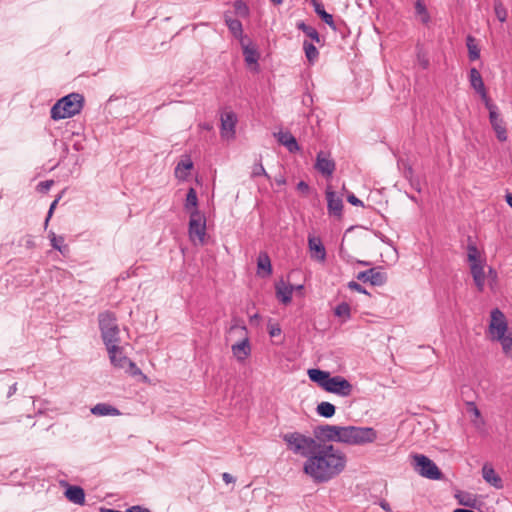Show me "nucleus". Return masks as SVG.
Wrapping results in <instances>:
<instances>
[{"label":"nucleus","instance_id":"nucleus-1","mask_svg":"<svg viewBox=\"0 0 512 512\" xmlns=\"http://www.w3.org/2000/svg\"><path fill=\"white\" fill-rule=\"evenodd\" d=\"M346 454L332 444L323 442L312 457L303 463V472L314 483H327L346 468Z\"/></svg>","mask_w":512,"mask_h":512},{"label":"nucleus","instance_id":"nucleus-2","mask_svg":"<svg viewBox=\"0 0 512 512\" xmlns=\"http://www.w3.org/2000/svg\"><path fill=\"white\" fill-rule=\"evenodd\" d=\"M282 439L286 443L289 451L305 458V460L312 457L323 443V441H319L317 438L300 432L285 433L282 435Z\"/></svg>","mask_w":512,"mask_h":512},{"label":"nucleus","instance_id":"nucleus-3","mask_svg":"<svg viewBox=\"0 0 512 512\" xmlns=\"http://www.w3.org/2000/svg\"><path fill=\"white\" fill-rule=\"evenodd\" d=\"M376 439L377 432L372 427L340 426L339 443L365 445Z\"/></svg>","mask_w":512,"mask_h":512},{"label":"nucleus","instance_id":"nucleus-4","mask_svg":"<svg viewBox=\"0 0 512 512\" xmlns=\"http://www.w3.org/2000/svg\"><path fill=\"white\" fill-rule=\"evenodd\" d=\"M84 97L78 93H71L58 100L51 108V118L60 120L73 117L83 108Z\"/></svg>","mask_w":512,"mask_h":512},{"label":"nucleus","instance_id":"nucleus-5","mask_svg":"<svg viewBox=\"0 0 512 512\" xmlns=\"http://www.w3.org/2000/svg\"><path fill=\"white\" fill-rule=\"evenodd\" d=\"M414 470L424 478L439 480L442 478V472L437 465L422 454H415L412 456Z\"/></svg>","mask_w":512,"mask_h":512},{"label":"nucleus","instance_id":"nucleus-6","mask_svg":"<svg viewBox=\"0 0 512 512\" xmlns=\"http://www.w3.org/2000/svg\"><path fill=\"white\" fill-rule=\"evenodd\" d=\"M206 236V218L198 209H194L190 213L189 220V237L196 243L203 244Z\"/></svg>","mask_w":512,"mask_h":512},{"label":"nucleus","instance_id":"nucleus-7","mask_svg":"<svg viewBox=\"0 0 512 512\" xmlns=\"http://www.w3.org/2000/svg\"><path fill=\"white\" fill-rule=\"evenodd\" d=\"M239 332L241 340L231 346L234 357L242 362L248 358L251 353V346L247 336V329L245 326L234 324L230 327V333Z\"/></svg>","mask_w":512,"mask_h":512},{"label":"nucleus","instance_id":"nucleus-8","mask_svg":"<svg viewBox=\"0 0 512 512\" xmlns=\"http://www.w3.org/2000/svg\"><path fill=\"white\" fill-rule=\"evenodd\" d=\"M107 351L110 361L114 367L124 369L133 376L141 374V370L136 366V364L126 357L122 347H112L107 349Z\"/></svg>","mask_w":512,"mask_h":512},{"label":"nucleus","instance_id":"nucleus-9","mask_svg":"<svg viewBox=\"0 0 512 512\" xmlns=\"http://www.w3.org/2000/svg\"><path fill=\"white\" fill-rule=\"evenodd\" d=\"M508 324L505 315L498 308L491 311L489 334L492 340L501 339L503 335L507 334Z\"/></svg>","mask_w":512,"mask_h":512},{"label":"nucleus","instance_id":"nucleus-10","mask_svg":"<svg viewBox=\"0 0 512 512\" xmlns=\"http://www.w3.org/2000/svg\"><path fill=\"white\" fill-rule=\"evenodd\" d=\"M324 390L342 397H347L352 393L353 386L342 376L329 375Z\"/></svg>","mask_w":512,"mask_h":512},{"label":"nucleus","instance_id":"nucleus-11","mask_svg":"<svg viewBox=\"0 0 512 512\" xmlns=\"http://www.w3.org/2000/svg\"><path fill=\"white\" fill-rule=\"evenodd\" d=\"M490 124L500 142L507 140V129L503 118L500 116L498 109L489 113Z\"/></svg>","mask_w":512,"mask_h":512},{"label":"nucleus","instance_id":"nucleus-12","mask_svg":"<svg viewBox=\"0 0 512 512\" xmlns=\"http://www.w3.org/2000/svg\"><path fill=\"white\" fill-rule=\"evenodd\" d=\"M315 168L324 176L330 177L335 170V162L328 154L320 151L317 154Z\"/></svg>","mask_w":512,"mask_h":512},{"label":"nucleus","instance_id":"nucleus-13","mask_svg":"<svg viewBox=\"0 0 512 512\" xmlns=\"http://www.w3.org/2000/svg\"><path fill=\"white\" fill-rule=\"evenodd\" d=\"M236 115L233 112H226L221 116V136L223 138H233L235 135Z\"/></svg>","mask_w":512,"mask_h":512},{"label":"nucleus","instance_id":"nucleus-14","mask_svg":"<svg viewBox=\"0 0 512 512\" xmlns=\"http://www.w3.org/2000/svg\"><path fill=\"white\" fill-rule=\"evenodd\" d=\"M357 279L363 282H369L372 285L380 286L386 282V275L375 268L361 271L357 275Z\"/></svg>","mask_w":512,"mask_h":512},{"label":"nucleus","instance_id":"nucleus-15","mask_svg":"<svg viewBox=\"0 0 512 512\" xmlns=\"http://www.w3.org/2000/svg\"><path fill=\"white\" fill-rule=\"evenodd\" d=\"M328 211L330 214L340 217L342 215L343 201L330 187L326 190Z\"/></svg>","mask_w":512,"mask_h":512},{"label":"nucleus","instance_id":"nucleus-16","mask_svg":"<svg viewBox=\"0 0 512 512\" xmlns=\"http://www.w3.org/2000/svg\"><path fill=\"white\" fill-rule=\"evenodd\" d=\"M308 245L311 251V257L317 261L323 262L326 259L325 247L320 238L310 236L308 238Z\"/></svg>","mask_w":512,"mask_h":512},{"label":"nucleus","instance_id":"nucleus-17","mask_svg":"<svg viewBox=\"0 0 512 512\" xmlns=\"http://www.w3.org/2000/svg\"><path fill=\"white\" fill-rule=\"evenodd\" d=\"M276 296L284 304L291 302L292 294L295 286L285 283L283 280L279 281L276 286Z\"/></svg>","mask_w":512,"mask_h":512},{"label":"nucleus","instance_id":"nucleus-18","mask_svg":"<svg viewBox=\"0 0 512 512\" xmlns=\"http://www.w3.org/2000/svg\"><path fill=\"white\" fill-rule=\"evenodd\" d=\"M257 273L262 277L270 276L272 273L271 260L267 252L262 251L257 258Z\"/></svg>","mask_w":512,"mask_h":512},{"label":"nucleus","instance_id":"nucleus-19","mask_svg":"<svg viewBox=\"0 0 512 512\" xmlns=\"http://www.w3.org/2000/svg\"><path fill=\"white\" fill-rule=\"evenodd\" d=\"M193 168V162L188 155L182 157L175 168V177L179 180H185L190 170Z\"/></svg>","mask_w":512,"mask_h":512},{"label":"nucleus","instance_id":"nucleus-20","mask_svg":"<svg viewBox=\"0 0 512 512\" xmlns=\"http://www.w3.org/2000/svg\"><path fill=\"white\" fill-rule=\"evenodd\" d=\"M319 434L327 441L339 442L340 426L337 425H321L317 428Z\"/></svg>","mask_w":512,"mask_h":512},{"label":"nucleus","instance_id":"nucleus-21","mask_svg":"<svg viewBox=\"0 0 512 512\" xmlns=\"http://www.w3.org/2000/svg\"><path fill=\"white\" fill-rule=\"evenodd\" d=\"M470 270L477 289L479 291H483L486 278L484 271V262L471 265Z\"/></svg>","mask_w":512,"mask_h":512},{"label":"nucleus","instance_id":"nucleus-22","mask_svg":"<svg viewBox=\"0 0 512 512\" xmlns=\"http://www.w3.org/2000/svg\"><path fill=\"white\" fill-rule=\"evenodd\" d=\"M482 476L484 480L492 485L493 487L500 489L502 488V480L501 478L496 474L493 467L489 464H485L482 468Z\"/></svg>","mask_w":512,"mask_h":512},{"label":"nucleus","instance_id":"nucleus-23","mask_svg":"<svg viewBox=\"0 0 512 512\" xmlns=\"http://www.w3.org/2000/svg\"><path fill=\"white\" fill-rule=\"evenodd\" d=\"M99 327L101 330V334L104 332H108L112 328L118 327L116 323V317L112 312L105 311L99 314Z\"/></svg>","mask_w":512,"mask_h":512},{"label":"nucleus","instance_id":"nucleus-24","mask_svg":"<svg viewBox=\"0 0 512 512\" xmlns=\"http://www.w3.org/2000/svg\"><path fill=\"white\" fill-rule=\"evenodd\" d=\"M66 498L75 504L83 505L85 502L84 490L79 486H69L65 491Z\"/></svg>","mask_w":512,"mask_h":512},{"label":"nucleus","instance_id":"nucleus-25","mask_svg":"<svg viewBox=\"0 0 512 512\" xmlns=\"http://www.w3.org/2000/svg\"><path fill=\"white\" fill-rule=\"evenodd\" d=\"M120 330L119 327L112 328L111 330H108V332L102 333V339L104 341V344L107 349L119 346L120 342Z\"/></svg>","mask_w":512,"mask_h":512},{"label":"nucleus","instance_id":"nucleus-26","mask_svg":"<svg viewBox=\"0 0 512 512\" xmlns=\"http://www.w3.org/2000/svg\"><path fill=\"white\" fill-rule=\"evenodd\" d=\"M278 141L285 146L289 152H296L300 149L296 138L289 132H280L278 134Z\"/></svg>","mask_w":512,"mask_h":512},{"label":"nucleus","instance_id":"nucleus-27","mask_svg":"<svg viewBox=\"0 0 512 512\" xmlns=\"http://www.w3.org/2000/svg\"><path fill=\"white\" fill-rule=\"evenodd\" d=\"M91 413L94 415H97V416H107V415L118 416V415H120V411L117 408H115L109 404H106V403L96 404L91 409Z\"/></svg>","mask_w":512,"mask_h":512},{"label":"nucleus","instance_id":"nucleus-28","mask_svg":"<svg viewBox=\"0 0 512 512\" xmlns=\"http://www.w3.org/2000/svg\"><path fill=\"white\" fill-rule=\"evenodd\" d=\"M330 373L328 371H323L320 369H309L308 370V376L311 381L315 382L320 386L322 389L325 388V384L328 380Z\"/></svg>","mask_w":512,"mask_h":512},{"label":"nucleus","instance_id":"nucleus-29","mask_svg":"<svg viewBox=\"0 0 512 512\" xmlns=\"http://www.w3.org/2000/svg\"><path fill=\"white\" fill-rule=\"evenodd\" d=\"M471 87L476 91L485 89V85L480 72L476 68H471L469 73Z\"/></svg>","mask_w":512,"mask_h":512},{"label":"nucleus","instance_id":"nucleus-30","mask_svg":"<svg viewBox=\"0 0 512 512\" xmlns=\"http://www.w3.org/2000/svg\"><path fill=\"white\" fill-rule=\"evenodd\" d=\"M466 45L468 49L469 59L475 61L480 57V49L476 43V40L472 36H468L466 39Z\"/></svg>","mask_w":512,"mask_h":512},{"label":"nucleus","instance_id":"nucleus-31","mask_svg":"<svg viewBox=\"0 0 512 512\" xmlns=\"http://www.w3.org/2000/svg\"><path fill=\"white\" fill-rule=\"evenodd\" d=\"M314 9H315V12L317 13V15H319L321 17V19L327 24L329 25L331 28H333L334 30L336 29V26H335V23H334V20H333V16L329 13H327L325 10H324V7L322 4L320 3H317L315 2L314 3Z\"/></svg>","mask_w":512,"mask_h":512},{"label":"nucleus","instance_id":"nucleus-32","mask_svg":"<svg viewBox=\"0 0 512 512\" xmlns=\"http://www.w3.org/2000/svg\"><path fill=\"white\" fill-rule=\"evenodd\" d=\"M335 406L330 402H321L317 405L316 411L317 413L325 418H331L335 414Z\"/></svg>","mask_w":512,"mask_h":512},{"label":"nucleus","instance_id":"nucleus-33","mask_svg":"<svg viewBox=\"0 0 512 512\" xmlns=\"http://www.w3.org/2000/svg\"><path fill=\"white\" fill-rule=\"evenodd\" d=\"M197 205H198L197 193L194 188H190L186 195L184 207L187 211H189L191 213L192 210L198 209Z\"/></svg>","mask_w":512,"mask_h":512},{"label":"nucleus","instance_id":"nucleus-34","mask_svg":"<svg viewBox=\"0 0 512 512\" xmlns=\"http://www.w3.org/2000/svg\"><path fill=\"white\" fill-rule=\"evenodd\" d=\"M297 28L301 31H303L309 38H311L313 41L319 43L320 42V36L317 30L309 25H306L304 22H298Z\"/></svg>","mask_w":512,"mask_h":512},{"label":"nucleus","instance_id":"nucleus-35","mask_svg":"<svg viewBox=\"0 0 512 512\" xmlns=\"http://www.w3.org/2000/svg\"><path fill=\"white\" fill-rule=\"evenodd\" d=\"M496 341L501 343L503 352L507 356L512 357V330L509 331L507 334L503 335L501 339H495Z\"/></svg>","mask_w":512,"mask_h":512},{"label":"nucleus","instance_id":"nucleus-36","mask_svg":"<svg viewBox=\"0 0 512 512\" xmlns=\"http://www.w3.org/2000/svg\"><path fill=\"white\" fill-rule=\"evenodd\" d=\"M303 49L305 51V55L310 63L314 62L319 55V52L317 48L314 46V44L304 41L303 43Z\"/></svg>","mask_w":512,"mask_h":512},{"label":"nucleus","instance_id":"nucleus-37","mask_svg":"<svg viewBox=\"0 0 512 512\" xmlns=\"http://www.w3.org/2000/svg\"><path fill=\"white\" fill-rule=\"evenodd\" d=\"M225 22L234 36L238 37L242 34V24L239 20L226 17Z\"/></svg>","mask_w":512,"mask_h":512},{"label":"nucleus","instance_id":"nucleus-38","mask_svg":"<svg viewBox=\"0 0 512 512\" xmlns=\"http://www.w3.org/2000/svg\"><path fill=\"white\" fill-rule=\"evenodd\" d=\"M494 11L497 19L500 22H505L507 19V10L504 7L503 3L500 0H495L494 2Z\"/></svg>","mask_w":512,"mask_h":512},{"label":"nucleus","instance_id":"nucleus-39","mask_svg":"<svg viewBox=\"0 0 512 512\" xmlns=\"http://www.w3.org/2000/svg\"><path fill=\"white\" fill-rule=\"evenodd\" d=\"M50 241H51V246L54 249L58 250L59 252L64 253V251L67 250V246L63 244L64 237H62V236L57 237L54 233H51Z\"/></svg>","mask_w":512,"mask_h":512},{"label":"nucleus","instance_id":"nucleus-40","mask_svg":"<svg viewBox=\"0 0 512 512\" xmlns=\"http://www.w3.org/2000/svg\"><path fill=\"white\" fill-rule=\"evenodd\" d=\"M468 261L470 263V266L473 264H479L483 261L479 257V251L475 245H469L468 246Z\"/></svg>","mask_w":512,"mask_h":512},{"label":"nucleus","instance_id":"nucleus-41","mask_svg":"<svg viewBox=\"0 0 512 512\" xmlns=\"http://www.w3.org/2000/svg\"><path fill=\"white\" fill-rule=\"evenodd\" d=\"M243 54L245 57V61L248 64H255V65L257 64L259 54L257 53L256 50L246 46V47H244Z\"/></svg>","mask_w":512,"mask_h":512},{"label":"nucleus","instance_id":"nucleus-42","mask_svg":"<svg viewBox=\"0 0 512 512\" xmlns=\"http://www.w3.org/2000/svg\"><path fill=\"white\" fill-rule=\"evenodd\" d=\"M235 13L240 17H247L249 15V8L245 2L237 0L233 4Z\"/></svg>","mask_w":512,"mask_h":512},{"label":"nucleus","instance_id":"nucleus-43","mask_svg":"<svg viewBox=\"0 0 512 512\" xmlns=\"http://www.w3.org/2000/svg\"><path fill=\"white\" fill-rule=\"evenodd\" d=\"M335 315L343 318H350V306L347 303H341L335 308Z\"/></svg>","mask_w":512,"mask_h":512},{"label":"nucleus","instance_id":"nucleus-44","mask_svg":"<svg viewBox=\"0 0 512 512\" xmlns=\"http://www.w3.org/2000/svg\"><path fill=\"white\" fill-rule=\"evenodd\" d=\"M477 93H479V95L481 96L482 100L485 103L486 108L489 110V113L491 111H495V110L498 109L497 106L490 101V99H489V97L487 95L486 88L483 89V90L478 91Z\"/></svg>","mask_w":512,"mask_h":512},{"label":"nucleus","instance_id":"nucleus-45","mask_svg":"<svg viewBox=\"0 0 512 512\" xmlns=\"http://www.w3.org/2000/svg\"><path fill=\"white\" fill-rule=\"evenodd\" d=\"M416 13L422 16V21L424 23L428 22L429 16L426 10L425 5L421 1H417L415 4Z\"/></svg>","mask_w":512,"mask_h":512},{"label":"nucleus","instance_id":"nucleus-46","mask_svg":"<svg viewBox=\"0 0 512 512\" xmlns=\"http://www.w3.org/2000/svg\"><path fill=\"white\" fill-rule=\"evenodd\" d=\"M251 175L253 177H257V176H261V175L268 176L261 163L254 164V166L252 168Z\"/></svg>","mask_w":512,"mask_h":512},{"label":"nucleus","instance_id":"nucleus-47","mask_svg":"<svg viewBox=\"0 0 512 512\" xmlns=\"http://www.w3.org/2000/svg\"><path fill=\"white\" fill-rule=\"evenodd\" d=\"M53 184H54L53 180L42 181L38 184L37 189L40 192H47L52 187Z\"/></svg>","mask_w":512,"mask_h":512},{"label":"nucleus","instance_id":"nucleus-48","mask_svg":"<svg viewBox=\"0 0 512 512\" xmlns=\"http://www.w3.org/2000/svg\"><path fill=\"white\" fill-rule=\"evenodd\" d=\"M348 287L351 289V290H355L359 293H363V294H367V291L357 282L355 281H350L348 283Z\"/></svg>","mask_w":512,"mask_h":512},{"label":"nucleus","instance_id":"nucleus-49","mask_svg":"<svg viewBox=\"0 0 512 512\" xmlns=\"http://www.w3.org/2000/svg\"><path fill=\"white\" fill-rule=\"evenodd\" d=\"M460 504L468 507H475L476 500L472 499L469 495L466 497H463L459 500Z\"/></svg>","mask_w":512,"mask_h":512},{"label":"nucleus","instance_id":"nucleus-50","mask_svg":"<svg viewBox=\"0 0 512 512\" xmlns=\"http://www.w3.org/2000/svg\"><path fill=\"white\" fill-rule=\"evenodd\" d=\"M60 200V196L58 198H56L50 205V208H49V211H48V215L46 217V220H45V224L47 225L49 219L51 218L52 214H53V211L54 209L56 208L58 202Z\"/></svg>","mask_w":512,"mask_h":512},{"label":"nucleus","instance_id":"nucleus-51","mask_svg":"<svg viewBox=\"0 0 512 512\" xmlns=\"http://www.w3.org/2000/svg\"><path fill=\"white\" fill-rule=\"evenodd\" d=\"M347 200L354 206H363V202L359 200L354 194L349 195Z\"/></svg>","mask_w":512,"mask_h":512},{"label":"nucleus","instance_id":"nucleus-52","mask_svg":"<svg viewBox=\"0 0 512 512\" xmlns=\"http://www.w3.org/2000/svg\"><path fill=\"white\" fill-rule=\"evenodd\" d=\"M297 189L302 192V193H307L309 191V186L306 182L304 181H300L298 184H297Z\"/></svg>","mask_w":512,"mask_h":512},{"label":"nucleus","instance_id":"nucleus-53","mask_svg":"<svg viewBox=\"0 0 512 512\" xmlns=\"http://www.w3.org/2000/svg\"><path fill=\"white\" fill-rule=\"evenodd\" d=\"M128 512H151V511L149 509L143 508L141 506H132L131 508L128 509Z\"/></svg>","mask_w":512,"mask_h":512},{"label":"nucleus","instance_id":"nucleus-54","mask_svg":"<svg viewBox=\"0 0 512 512\" xmlns=\"http://www.w3.org/2000/svg\"><path fill=\"white\" fill-rule=\"evenodd\" d=\"M17 391V384L14 383L13 385H11L9 387V390H8V393H7V397H11L12 395H14Z\"/></svg>","mask_w":512,"mask_h":512},{"label":"nucleus","instance_id":"nucleus-55","mask_svg":"<svg viewBox=\"0 0 512 512\" xmlns=\"http://www.w3.org/2000/svg\"><path fill=\"white\" fill-rule=\"evenodd\" d=\"M222 478L224 480L225 483H231L234 481V478L232 477V475H230L229 473H224L222 475Z\"/></svg>","mask_w":512,"mask_h":512},{"label":"nucleus","instance_id":"nucleus-56","mask_svg":"<svg viewBox=\"0 0 512 512\" xmlns=\"http://www.w3.org/2000/svg\"><path fill=\"white\" fill-rule=\"evenodd\" d=\"M281 333V329L279 327H276V328H272L270 331H269V334L270 336L272 337H275L277 335H279Z\"/></svg>","mask_w":512,"mask_h":512},{"label":"nucleus","instance_id":"nucleus-57","mask_svg":"<svg viewBox=\"0 0 512 512\" xmlns=\"http://www.w3.org/2000/svg\"><path fill=\"white\" fill-rule=\"evenodd\" d=\"M488 276L492 279V280H495L496 277H497V273L494 269L492 268H489V271H488Z\"/></svg>","mask_w":512,"mask_h":512},{"label":"nucleus","instance_id":"nucleus-58","mask_svg":"<svg viewBox=\"0 0 512 512\" xmlns=\"http://www.w3.org/2000/svg\"><path fill=\"white\" fill-rule=\"evenodd\" d=\"M505 200H506L507 204L512 208V194L511 193H507L505 195Z\"/></svg>","mask_w":512,"mask_h":512},{"label":"nucleus","instance_id":"nucleus-59","mask_svg":"<svg viewBox=\"0 0 512 512\" xmlns=\"http://www.w3.org/2000/svg\"><path fill=\"white\" fill-rule=\"evenodd\" d=\"M472 412H473V414H474L476 417H479V416H480V411H479V409H478L476 406H473V407H472Z\"/></svg>","mask_w":512,"mask_h":512},{"label":"nucleus","instance_id":"nucleus-60","mask_svg":"<svg viewBox=\"0 0 512 512\" xmlns=\"http://www.w3.org/2000/svg\"><path fill=\"white\" fill-rule=\"evenodd\" d=\"M271 2L275 5H280L283 3V0H271Z\"/></svg>","mask_w":512,"mask_h":512},{"label":"nucleus","instance_id":"nucleus-61","mask_svg":"<svg viewBox=\"0 0 512 512\" xmlns=\"http://www.w3.org/2000/svg\"><path fill=\"white\" fill-rule=\"evenodd\" d=\"M382 508L385 509L386 511H389V505L387 503H383L382 505Z\"/></svg>","mask_w":512,"mask_h":512},{"label":"nucleus","instance_id":"nucleus-62","mask_svg":"<svg viewBox=\"0 0 512 512\" xmlns=\"http://www.w3.org/2000/svg\"><path fill=\"white\" fill-rule=\"evenodd\" d=\"M412 185H413V187H414L418 192H420V191H421L420 186H419V184H418V183H417V184H412Z\"/></svg>","mask_w":512,"mask_h":512},{"label":"nucleus","instance_id":"nucleus-63","mask_svg":"<svg viewBox=\"0 0 512 512\" xmlns=\"http://www.w3.org/2000/svg\"><path fill=\"white\" fill-rule=\"evenodd\" d=\"M284 182H285V181H284L283 179H279V180H277V183H278V184H283Z\"/></svg>","mask_w":512,"mask_h":512},{"label":"nucleus","instance_id":"nucleus-64","mask_svg":"<svg viewBox=\"0 0 512 512\" xmlns=\"http://www.w3.org/2000/svg\"><path fill=\"white\" fill-rule=\"evenodd\" d=\"M302 288H303V286H302V285H299V286L295 287L294 289L300 290V289H302Z\"/></svg>","mask_w":512,"mask_h":512}]
</instances>
